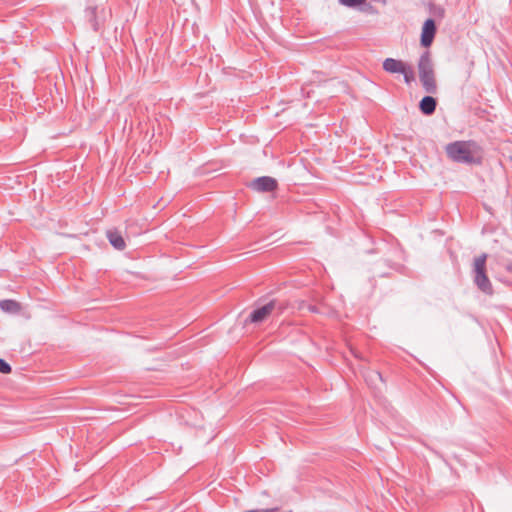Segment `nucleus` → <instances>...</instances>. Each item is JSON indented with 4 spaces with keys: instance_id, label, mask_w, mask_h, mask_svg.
Listing matches in <instances>:
<instances>
[{
    "instance_id": "obj_1",
    "label": "nucleus",
    "mask_w": 512,
    "mask_h": 512,
    "mask_svg": "<svg viewBox=\"0 0 512 512\" xmlns=\"http://www.w3.org/2000/svg\"><path fill=\"white\" fill-rule=\"evenodd\" d=\"M447 157L455 163L480 165L483 162L484 150L475 140H457L445 146Z\"/></svg>"
},
{
    "instance_id": "obj_2",
    "label": "nucleus",
    "mask_w": 512,
    "mask_h": 512,
    "mask_svg": "<svg viewBox=\"0 0 512 512\" xmlns=\"http://www.w3.org/2000/svg\"><path fill=\"white\" fill-rule=\"evenodd\" d=\"M419 79L423 89L428 94L437 92V83L435 78L434 64L429 50L424 51L417 63Z\"/></svg>"
},
{
    "instance_id": "obj_3",
    "label": "nucleus",
    "mask_w": 512,
    "mask_h": 512,
    "mask_svg": "<svg viewBox=\"0 0 512 512\" xmlns=\"http://www.w3.org/2000/svg\"><path fill=\"white\" fill-rule=\"evenodd\" d=\"M488 255L482 253L475 257L473 260V281L476 287L486 295H492L494 293L492 284L487 276L486 261Z\"/></svg>"
},
{
    "instance_id": "obj_4",
    "label": "nucleus",
    "mask_w": 512,
    "mask_h": 512,
    "mask_svg": "<svg viewBox=\"0 0 512 512\" xmlns=\"http://www.w3.org/2000/svg\"><path fill=\"white\" fill-rule=\"evenodd\" d=\"M250 188L257 192H273L278 188V182L270 176H262L254 179Z\"/></svg>"
},
{
    "instance_id": "obj_5",
    "label": "nucleus",
    "mask_w": 512,
    "mask_h": 512,
    "mask_svg": "<svg viewBox=\"0 0 512 512\" xmlns=\"http://www.w3.org/2000/svg\"><path fill=\"white\" fill-rule=\"evenodd\" d=\"M436 23L434 19L428 18L423 26L421 31V38L420 43L423 47L428 48L431 46V44L434 41L435 35H436Z\"/></svg>"
},
{
    "instance_id": "obj_6",
    "label": "nucleus",
    "mask_w": 512,
    "mask_h": 512,
    "mask_svg": "<svg viewBox=\"0 0 512 512\" xmlns=\"http://www.w3.org/2000/svg\"><path fill=\"white\" fill-rule=\"evenodd\" d=\"M383 70L390 74H401L404 73V67L406 63L402 60H397L394 58H386L383 61Z\"/></svg>"
},
{
    "instance_id": "obj_7",
    "label": "nucleus",
    "mask_w": 512,
    "mask_h": 512,
    "mask_svg": "<svg viewBox=\"0 0 512 512\" xmlns=\"http://www.w3.org/2000/svg\"><path fill=\"white\" fill-rule=\"evenodd\" d=\"M271 314H273L271 311V306L269 305V303H267L262 307L254 309L249 315V321L252 323H260Z\"/></svg>"
},
{
    "instance_id": "obj_8",
    "label": "nucleus",
    "mask_w": 512,
    "mask_h": 512,
    "mask_svg": "<svg viewBox=\"0 0 512 512\" xmlns=\"http://www.w3.org/2000/svg\"><path fill=\"white\" fill-rule=\"evenodd\" d=\"M437 106V101L431 95L424 96L419 102V109L424 115H432Z\"/></svg>"
},
{
    "instance_id": "obj_9",
    "label": "nucleus",
    "mask_w": 512,
    "mask_h": 512,
    "mask_svg": "<svg viewBox=\"0 0 512 512\" xmlns=\"http://www.w3.org/2000/svg\"><path fill=\"white\" fill-rule=\"evenodd\" d=\"M107 238L110 244L117 250H124L126 243L118 230H108Z\"/></svg>"
},
{
    "instance_id": "obj_10",
    "label": "nucleus",
    "mask_w": 512,
    "mask_h": 512,
    "mask_svg": "<svg viewBox=\"0 0 512 512\" xmlns=\"http://www.w3.org/2000/svg\"><path fill=\"white\" fill-rule=\"evenodd\" d=\"M85 18L87 22L90 24L91 28L97 32L100 28L98 17H97V7H88L85 9Z\"/></svg>"
},
{
    "instance_id": "obj_11",
    "label": "nucleus",
    "mask_w": 512,
    "mask_h": 512,
    "mask_svg": "<svg viewBox=\"0 0 512 512\" xmlns=\"http://www.w3.org/2000/svg\"><path fill=\"white\" fill-rule=\"evenodd\" d=\"M0 308L8 313L17 314L21 311L19 302L12 299H5L0 301Z\"/></svg>"
},
{
    "instance_id": "obj_12",
    "label": "nucleus",
    "mask_w": 512,
    "mask_h": 512,
    "mask_svg": "<svg viewBox=\"0 0 512 512\" xmlns=\"http://www.w3.org/2000/svg\"><path fill=\"white\" fill-rule=\"evenodd\" d=\"M268 303L271 306L272 313H275L276 315H281L284 313L289 305L286 300L281 299H272Z\"/></svg>"
},
{
    "instance_id": "obj_13",
    "label": "nucleus",
    "mask_w": 512,
    "mask_h": 512,
    "mask_svg": "<svg viewBox=\"0 0 512 512\" xmlns=\"http://www.w3.org/2000/svg\"><path fill=\"white\" fill-rule=\"evenodd\" d=\"M401 74L404 77L405 83L408 85L415 80L414 70L408 64H406V66L404 67V73H401Z\"/></svg>"
},
{
    "instance_id": "obj_14",
    "label": "nucleus",
    "mask_w": 512,
    "mask_h": 512,
    "mask_svg": "<svg viewBox=\"0 0 512 512\" xmlns=\"http://www.w3.org/2000/svg\"><path fill=\"white\" fill-rule=\"evenodd\" d=\"M366 0H339V3L346 7H356L363 3H365Z\"/></svg>"
},
{
    "instance_id": "obj_15",
    "label": "nucleus",
    "mask_w": 512,
    "mask_h": 512,
    "mask_svg": "<svg viewBox=\"0 0 512 512\" xmlns=\"http://www.w3.org/2000/svg\"><path fill=\"white\" fill-rule=\"evenodd\" d=\"M12 370L9 363H7L4 359L0 358V373L8 374Z\"/></svg>"
},
{
    "instance_id": "obj_16",
    "label": "nucleus",
    "mask_w": 512,
    "mask_h": 512,
    "mask_svg": "<svg viewBox=\"0 0 512 512\" xmlns=\"http://www.w3.org/2000/svg\"><path fill=\"white\" fill-rule=\"evenodd\" d=\"M309 310H310L311 312H318L317 307H316V306H314V305H310V306H309Z\"/></svg>"
},
{
    "instance_id": "obj_17",
    "label": "nucleus",
    "mask_w": 512,
    "mask_h": 512,
    "mask_svg": "<svg viewBox=\"0 0 512 512\" xmlns=\"http://www.w3.org/2000/svg\"><path fill=\"white\" fill-rule=\"evenodd\" d=\"M506 269H507L508 271H511V270H512V265H508V266L506 267Z\"/></svg>"
},
{
    "instance_id": "obj_18",
    "label": "nucleus",
    "mask_w": 512,
    "mask_h": 512,
    "mask_svg": "<svg viewBox=\"0 0 512 512\" xmlns=\"http://www.w3.org/2000/svg\"><path fill=\"white\" fill-rule=\"evenodd\" d=\"M352 352H353L355 357L360 358L359 355L356 352H354V351H352Z\"/></svg>"
}]
</instances>
